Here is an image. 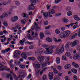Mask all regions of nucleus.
I'll return each instance as SVG.
<instances>
[{"mask_svg":"<svg viewBox=\"0 0 80 80\" xmlns=\"http://www.w3.org/2000/svg\"><path fill=\"white\" fill-rule=\"evenodd\" d=\"M61 29L62 31H65V27H62L61 28Z\"/></svg>","mask_w":80,"mask_h":80,"instance_id":"nucleus-54","label":"nucleus"},{"mask_svg":"<svg viewBox=\"0 0 80 80\" xmlns=\"http://www.w3.org/2000/svg\"><path fill=\"white\" fill-rule=\"evenodd\" d=\"M58 70H61V69H62V66H58Z\"/></svg>","mask_w":80,"mask_h":80,"instance_id":"nucleus-60","label":"nucleus"},{"mask_svg":"<svg viewBox=\"0 0 80 80\" xmlns=\"http://www.w3.org/2000/svg\"><path fill=\"white\" fill-rule=\"evenodd\" d=\"M59 37L60 38H63V37H65L67 38V36L66 34V32H62L59 35Z\"/></svg>","mask_w":80,"mask_h":80,"instance_id":"nucleus-4","label":"nucleus"},{"mask_svg":"<svg viewBox=\"0 0 80 80\" xmlns=\"http://www.w3.org/2000/svg\"><path fill=\"white\" fill-rule=\"evenodd\" d=\"M22 24H25V22H26V20L25 19H23L21 21Z\"/></svg>","mask_w":80,"mask_h":80,"instance_id":"nucleus-41","label":"nucleus"},{"mask_svg":"<svg viewBox=\"0 0 80 80\" xmlns=\"http://www.w3.org/2000/svg\"><path fill=\"white\" fill-rule=\"evenodd\" d=\"M15 4L16 5H20V2L18 1H16L15 2Z\"/></svg>","mask_w":80,"mask_h":80,"instance_id":"nucleus-52","label":"nucleus"},{"mask_svg":"<svg viewBox=\"0 0 80 80\" xmlns=\"http://www.w3.org/2000/svg\"><path fill=\"white\" fill-rule=\"evenodd\" d=\"M51 27H52V26L49 25L48 27H46L45 29H46V30H48V29H49V28H51Z\"/></svg>","mask_w":80,"mask_h":80,"instance_id":"nucleus-45","label":"nucleus"},{"mask_svg":"<svg viewBox=\"0 0 80 80\" xmlns=\"http://www.w3.org/2000/svg\"><path fill=\"white\" fill-rule=\"evenodd\" d=\"M21 52L19 51L16 50L14 52L13 57L14 58H18V56L20 55Z\"/></svg>","mask_w":80,"mask_h":80,"instance_id":"nucleus-1","label":"nucleus"},{"mask_svg":"<svg viewBox=\"0 0 80 80\" xmlns=\"http://www.w3.org/2000/svg\"><path fill=\"white\" fill-rule=\"evenodd\" d=\"M27 37L29 39H30V40H32V38L31 37V36H30V34H28L27 35Z\"/></svg>","mask_w":80,"mask_h":80,"instance_id":"nucleus-39","label":"nucleus"},{"mask_svg":"<svg viewBox=\"0 0 80 80\" xmlns=\"http://www.w3.org/2000/svg\"><path fill=\"white\" fill-rule=\"evenodd\" d=\"M40 38L42 39V38L45 37V35L43 34V33L40 32Z\"/></svg>","mask_w":80,"mask_h":80,"instance_id":"nucleus-20","label":"nucleus"},{"mask_svg":"<svg viewBox=\"0 0 80 80\" xmlns=\"http://www.w3.org/2000/svg\"><path fill=\"white\" fill-rule=\"evenodd\" d=\"M62 15V13L61 12H60L59 13L56 14V16L58 17V16H60V15Z\"/></svg>","mask_w":80,"mask_h":80,"instance_id":"nucleus-56","label":"nucleus"},{"mask_svg":"<svg viewBox=\"0 0 80 80\" xmlns=\"http://www.w3.org/2000/svg\"><path fill=\"white\" fill-rule=\"evenodd\" d=\"M75 68H79V65L78 64H76L75 66H74Z\"/></svg>","mask_w":80,"mask_h":80,"instance_id":"nucleus-57","label":"nucleus"},{"mask_svg":"<svg viewBox=\"0 0 80 80\" xmlns=\"http://www.w3.org/2000/svg\"><path fill=\"white\" fill-rule=\"evenodd\" d=\"M31 5H29L28 7V8L29 10H33L35 9V6H33V4H31Z\"/></svg>","mask_w":80,"mask_h":80,"instance_id":"nucleus-6","label":"nucleus"},{"mask_svg":"<svg viewBox=\"0 0 80 80\" xmlns=\"http://www.w3.org/2000/svg\"><path fill=\"white\" fill-rule=\"evenodd\" d=\"M46 40L49 42H52V38H50L49 37H47L46 38Z\"/></svg>","mask_w":80,"mask_h":80,"instance_id":"nucleus-21","label":"nucleus"},{"mask_svg":"<svg viewBox=\"0 0 80 80\" xmlns=\"http://www.w3.org/2000/svg\"><path fill=\"white\" fill-rule=\"evenodd\" d=\"M3 32L4 33H5L6 34L8 35V33L6 31V30H4L3 31Z\"/></svg>","mask_w":80,"mask_h":80,"instance_id":"nucleus-58","label":"nucleus"},{"mask_svg":"<svg viewBox=\"0 0 80 80\" xmlns=\"http://www.w3.org/2000/svg\"><path fill=\"white\" fill-rule=\"evenodd\" d=\"M11 49H10V48H7L6 49H5L6 53H8V52L10 51V50H11Z\"/></svg>","mask_w":80,"mask_h":80,"instance_id":"nucleus-47","label":"nucleus"},{"mask_svg":"<svg viewBox=\"0 0 80 80\" xmlns=\"http://www.w3.org/2000/svg\"><path fill=\"white\" fill-rule=\"evenodd\" d=\"M37 52H39L40 55H43L45 52V51L42 49L40 48L39 50H37Z\"/></svg>","mask_w":80,"mask_h":80,"instance_id":"nucleus-8","label":"nucleus"},{"mask_svg":"<svg viewBox=\"0 0 80 80\" xmlns=\"http://www.w3.org/2000/svg\"><path fill=\"white\" fill-rule=\"evenodd\" d=\"M49 78V80H52L53 78V73L52 72H50L48 73Z\"/></svg>","mask_w":80,"mask_h":80,"instance_id":"nucleus-9","label":"nucleus"},{"mask_svg":"<svg viewBox=\"0 0 80 80\" xmlns=\"http://www.w3.org/2000/svg\"><path fill=\"white\" fill-rule=\"evenodd\" d=\"M44 18V19H47L48 18V12H46L43 14Z\"/></svg>","mask_w":80,"mask_h":80,"instance_id":"nucleus-14","label":"nucleus"},{"mask_svg":"<svg viewBox=\"0 0 80 80\" xmlns=\"http://www.w3.org/2000/svg\"><path fill=\"white\" fill-rule=\"evenodd\" d=\"M44 24L45 25H47L48 24V22L47 21H45L44 22Z\"/></svg>","mask_w":80,"mask_h":80,"instance_id":"nucleus-44","label":"nucleus"},{"mask_svg":"<svg viewBox=\"0 0 80 80\" xmlns=\"http://www.w3.org/2000/svg\"><path fill=\"white\" fill-rule=\"evenodd\" d=\"M73 23H71L70 24L66 25L65 26L67 27L68 28L70 26V25L71 26V27H73Z\"/></svg>","mask_w":80,"mask_h":80,"instance_id":"nucleus-43","label":"nucleus"},{"mask_svg":"<svg viewBox=\"0 0 80 80\" xmlns=\"http://www.w3.org/2000/svg\"><path fill=\"white\" fill-rule=\"evenodd\" d=\"M49 15L48 17H53V16H52V15H51V13H50V12H49Z\"/></svg>","mask_w":80,"mask_h":80,"instance_id":"nucleus-55","label":"nucleus"},{"mask_svg":"<svg viewBox=\"0 0 80 80\" xmlns=\"http://www.w3.org/2000/svg\"><path fill=\"white\" fill-rule=\"evenodd\" d=\"M2 71H3L4 70V69L5 70H6L7 71H9L10 70V69L7 68L6 66H4L2 65Z\"/></svg>","mask_w":80,"mask_h":80,"instance_id":"nucleus-10","label":"nucleus"},{"mask_svg":"<svg viewBox=\"0 0 80 80\" xmlns=\"http://www.w3.org/2000/svg\"><path fill=\"white\" fill-rule=\"evenodd\" d=\"M72 10V8L71 7L69 6H68L66 8V11H70Z\"/></svg>","mask_w":80,"mask_h":80,"instance_id":"nucleus-30","label":"nucleus"},{"mask_svg":"<svg viewBox=\"0 0 80 80\" xmlns=\"http://www.w3.org/2000/svg\"><path fill=\"white\" fill-rule=\"evenodd\" d=\"M65 80H70L68 79V76H66L65 78Z\"/></svg>","mask_w":80,"mask_h":80,"instance_id":"nucleus-64","label":"nucleus"},{"mask_svg":"<svg viewBox=\"0 0 80 80\" xmlns=\"http://www.w3.org/2000/svg\"><path fill=\"white\" fill-rule=\"evenodd\" d=\"M19 66L20 68H22V69H23V68H25V66L24 65H19Z\"/></svg>","mask_w":80,"mask_h":80,"instance_id":"nucleus-36","label":"nucleus"},{"mask_svg":"<svg viewBox=\"0 0 80 80\" xmlns=\"http://www.w3.org/2000/svg\"><path fill=\"white\" fill-rule=\"evenodd\" d=\"M42 80H48L47 79V76L45 74L42 76Z\"/></svg>","mask_w":80,"mask_h":80,"instance_id":"nucleus-24","label":"nucleus"},{"mask_svg":"<svg viewBox=\"0 0 80 80\" xmlns=\"http://www.w3.org/2000/svg\"><path fill=\"white\" fill-rule=\"evenodd\" d=\"M46 52H45V54H52L53 53V50L52 49L49 48H46Z\"/></svg>","mask_w":80,"mask_h":80,"instance_id":"nucleus-2","label":"nucleus"},{"mask_svg":"<svg viewBox=\"0 0 80 80\" xmlns=\"http://www.w3.org/2000/svg\"><path fill=\"white\" fill-rule=\"evenodd\" d=\"M65 69L70 70L71 69V65L69 64L66 65L65 67Z\"/></svg>","mask_w":80,"mask_h":80,"instance_id":"nucleus-11","label":"nucleus"},{"mask_svg":"<svg viewBox=\"0 0 80 80\" xmlns=\"http://www.w3.org/2000/svg\"><path fill=\"white\" fill-rule=\"evenodd\" d=\"M53 40L56 42H58V40L55 38H53Z\"/></svg>","mask_w":80,"mask_h":80,"instance_id":"nucleus-59","label":"nucleus"},{"mask_svg":"<svg viewBox=\"0 0 80 80\" xmlns=\"http://www.w3.org/2000/svg\"><path fill=\"white\" fill-rule=\"evenodd\" d=\"M34 67L35 68H36V69H38V68H40V65L39 64H37Z\"/></svg>","mask_w":80,"mask_h":80,"instance_id":"nucleus-22","label":"nucleus"},{"mask_svg":"<svg viewBox=\"0 0 80 80\" xmlns=\"http://www.w3.org/2000/svg\"><path fill=\"white\" fill-rule=\"evenodd\" d=\"M65 55L67 57H70L71 54H70V53L69 52H66V53H65Z\"/></svg>","mask_w":80,"mask_h":80,"instance_id":"nucleus-35","label":"nucleus"},{"mask_svg":"<svg viewBox=\"0 0 80 80\" xmlns=\"http://www.w3.org/2000/svg\"><path fill=\"white\" fill-rule=\"evenodd\" d=\"M78 27V25L77 24H76L75 25L73 26V28H74V29H75V28H77Z\"/></svg>","mask_w":80,"mask_h":80,"instance_id":"nucleus-49","label":"nucleus"},{"mask_svg":"<svg viewBox=\"0 0 80 80\" xmlns=\"http://www.w3.org/2000/svg\"><path fill=\"white\" fill-rule=\"evenodd\" d=\"M73 78L74 80H78V78L75 75L73 76Z\"/></svg>","mask_w":80,"mask_h":80,"instance_id":"nucleus-48","label":"nucleus"},{"mask_svg":"<svg viewBox=\"0 0 80 80\" xmlns=\"http://www.w3.org/2000/svg\"><path fill=\"white\" fill-rule=\"evenodd\" d=\"M62 21L63 22H64L65 23H67V22H68V20L65 18L62 19Z\"/></svg>","mask_w":80,"mask_h":80,"instance_id":"nucleus-23","label":"nucleus"},{"mask_svg":"<svg viewBox=\"0 0 80 80\" xmlns=\"http://www.w3.org/2000/svg\"><path fill=\"white\" fill-rule=\"evenodd\" d=\"M28 59V60H31L32 61H34L35 60V58L33 57H29Z\"/></svg>","mask_w":80,"mask_h":80,"instance_id":"nucleus-31","label":"nucleus"},{"mask_svg":"<svg viewBox=\"0 0 80 80\" xmlns=\"http://www.w3.org/2000/svg\"><path fill=\"white\" fill-rule=\"evenodd\" d=\"M31 1L32 3H35L37 2V0H31Z\"/></svg>","mask_w":80,"mask_h":80,"instance_id":"nucleus-51","label":"nucleus"},{"mask_svg":"<svg viewBox=\"0 0 80 80\" xmlns=\"http://www.w3.org/2000/svg\"><path fill=\"white\" fill-rule=\"evenodd\" d=\"M62 0H55V3L56 4H57V3H58L59 2H61Z\"/></svg>","mask_w":80,"mask_h":80,"instance_id":"nucleus-38","label":"nucleus"},{"mask_svg":"<svg viewBox=\"0 0 80 80\" xmlns=\"http://www.w3.org/2000/svg\"><path fill=\"white\" fill-rule=\"evenodd\" d=\"M65 32H66L67 37H68L69 36V35H70V31H67Z\"/></svg>","mask_w":80,"mask_h":80,"instance_id":"nucleus-25","label":"nucleus"},{"mask_svg":"<svg viewBox=\"0 0 80 80\" xmlns=\"http://www.w3.org/2000/svg\"><path fill=\"white\" fill-rule=\"evenodd\" d=\"M64 50H65L64 49V48H63V47H61L59 49V52L61 53H63V52H64Z\"/></svg>","mask_w":80,"mask_h":80,"instance_id":"nucleus-26","label":"nucleus"},{"mask_svg":"<svg viewBox=\"0 0 80 80\" xmlns=\"http://www.w3.org/2000/svg\"><path fill=\"white\" fill-rule=\"evenodd\" d=\"M77 33H75L74 35L72 37V39H73V38H75L76 37H77Z\"/></svg>","mask_w":80,"mask_h":80,"instance_id":"nucleus-40","label":"nucleus"},{"mask_svg":"<svg viewBox=\"0 0 80 80\" xmlns=\"http://www.w3.org/2000/svg\"><path fill=\"white\" fill-rule=\"evenodd\" d=\"M62 59L63 60H66V56H63L62 57Z\"/></svg>","mask_w":80,"mask_h":80,"instance_id":"nucleus-50","label":"nucleus"},{"mask_svg":"<svg viewBox=\"0 0 80 80\" xmlns=\"http://www.w3.org/2000/svg\"><path fill=\"white\" fill-rule=\"evenodd\" d=\"M72 14L73 13L71 11H68L67 12V15L68 16H71V15H72Z\"/></svg>","mask_w":80,"mask_h":80,"instance_id":"nucleus-28","label":"nucleus"},{"mask_svg":"<svg viewBox=\"0 0 80 80\" xmlns=\"http://www.w3.org/2000/svg\"><path fill=\"white\" fill-rule=\"evenodd\" d=\"M3 24L5 27H7L8 26V24L7 22L6 21H3L2 22Z\"/></svg>","mask_w":80,"mask_h":80,"instance_id":"nucleus-27","label":"nucleus"},{"mask_svg":"<svg viewBox=\"0 0 80 80\" xmlns=\"http://www.w3.org/2000/svg\"><path fill=\"white\" fill-rule=\"evenodd\" d=\"M78 43V41H74L73 42H72L70 43L71 46L72 47H74L75 46L77 45V44Z\"/></svg>","mask_w":80,"mask_h":80,"instance_id":"nucleus-5","label":"nucleus"},{"mask_svg":"<svg viewBox=\"0 0 80 80\" xmlns=\"http://www.w3.org/2000/svg\"><path fill=\"white\" fill-rule=\"evenodd\" d=\"M25 38H24L23 39H22V40H20V43L21 45H23V43L25 42Z\"/></svg>","mask_w":80,"mask_h":80,"instance_id":"nucleus-18","label":"nucleus"},{"mask_svg":"<svg viewBox=\"0 0 80 80\" xmlns=\"http://www.w3.org/2000/svg\"><path fill=\"white\" fill-rule=\"evenodd\" d=\"M56 63L58 64H59L60 63V58L57 57L56 59Z\"/></svg>","mask_w":80,"mask_h":80,"instance_id":"nucleus-19","label":"nucleus"},{"mask_svg":"<svg viewBox=\"0 0 80 80\" xmlns=\"http://www.w3.org/2000/svg\"><path fill=\"white\" fill-rule=\"evenodd\" d=\"M18 20V17L17 16H14L12 19V22H15Z\"/></svg>","mask_w":80,"mask_h":80,"instance_id":"nucleus-16","label":"nucleus"},{"mask_svg":"<svg viewBox=\"0 0 80 80\" xmlns=\"http://www.w3.org/2000/svg\"><path fill=\"white\" fill-rule=\"evenodd\" d=\"M54 72L55 73H58V71L57 70V69L56 68H53V69Z\"/></svg>","mask_w":80,"mask_h":80,"instance_id":"nucleus-37","label":"nucleus"},{"mask_svg":"<svg viewBox=\"0 0 80 80\" xmlns=\"http://www.w3.org/2000/svg\"><path fill=\"white\" fill-rule=\"evenodd\" d=\"M73 59L75 60H80V54H75L74 56Z\"/></svg>","mask_w":80,"mask_h":80,"instance_id":"nucleus-7","label":"nucleus"},{"mask_svg":"<svg viewBox=\"0 0 80 80\" xmlns=\"http://www.w3.org/2000/svg\"><path fill=\"white\" fill-rule=\"evenodd\" d=\"M8 16V14L7 13H3L2 15L1 16L0 18H3L5 17H7Z\"/></svg>","mask_w":80,"mask_h":80,"instance_id":"nucleus-12","label":"nucleus"},{"mask_svg":"<svg viewBox=\"0 0 80 80\" xmlns=\"http://www.w3.org/2000/svg\"><path fill=\"white\" fill-rule=\"evenodd\" d=\"M49 12H50L51 14H54L55 12V10H54V9H51V11Z\"/></svg>","mask_w":80,"mask_h":80,"instance_id":"nucleus-33","label":"nucleus"},{"mask_svg":"<svg viewBox=\"0 0 80 80\" xmlns=\"http://www.w3.org/2000/svg\"><path fill=\"white\" fill-rule=\"evenodd\" d=\"M45 34L47 35H51V33L50 32H47V31L45 32Z\"/></svg>","mask_w":80,"mask_h":80,"instance_id":"nucleus-46","label":"nucleus"},{"mask_svg":"<svg viewBox=\"0 0 80 80\" xmlns=\"http://www.w3.org/2000/svg\"><path fill=\"white\" fill-rule=\"evenodd\" d=\"M37 59L40 62H43L45 59V58L42 56L39 55L38 56Z\"/></svg>","mask_w":80,"mask_h":80,"instance_id":"nucleus-3","label":"nucleus"},{"mask_svg":"<svg viewBox=\"0 0 80 80\" xmlns=\"http://www.w3.org/2000/svg\"><path fill=\"white\" fill-rule=\"evenodd\" d=\"M70 45V42H67L65 46V47L66 49H68V48H69Z\"/></svg>","mask_w":80,"mask_h":80,"instance_id":"nucleus-17","label":"nucleus"},{"mask_svg":"<svg viewBox=\"0 0 80 80\" xmlns=\"http://www.w3.org/2000/svg\"><path fill=\"white\" fill-rule=\"evenodd\" d=\"M13 77L15 78L16 80H18V78H19V77H17L16 75V74H13Z\"/></svg>","mask_w":80,"mask_h":80,"instance_id":"nucleus-32","label":"nucleus"},{"mask_svg":"<svg viewBox=\"0 0 80 80\" xmlns=\"http://www.w3.org/2000/svg\"><path fill=\"white\" fill-rule=\"evenodd\" d=\"M26 43H27V44H30V45H31V44H32V43H33V42H29L28 41H27L26 42Z\"/></svg>","mask_w":80,"mask_h":80,"instance_id":"nucleus-61","label":"nucleus"},{"mask_svg":"<svg viewBox=\"0 0 80 80\" xmlns=\"http://www.w3.org/2000/svg\"><path fill=\"white\" fill-rule=\"evenodd\" d=\"M74 20H76V21H80V17H79L77 15H75L74 16Z\"/></svg>","mask_w":80,"mask_h":80,"instance_id":"nucleus-13","label":"nucleus"},{"mask_svg":"<svg viewBox=\"0 0 80 80\" xmlns=\"http://www.w3.org/2000/svg\"><path fill=\"white\" fill-rule=\"evenodd\" d=\"M71 71L72 72L74 73H77V71L75 69H72L71 70Z\"/></svg>","mask_w":80,"mask_h":80,"instance_id":"nucleus-29","label":"nucleus"},{"mask_svg":"<svg viewBox=\"0 0 80 80\" xmlns=\"http://www.w3.org/2000/svg\"><path fill=\"white\" fill-rule=\"evenodd\" d=\"M55 32L57 34H60V31L58 29H56L55 30Z\"/></svg>","mask_w":80,"mask_h":80,"instance_id":"nucleus-42","label":"nucleus"},{"mask_svg":"<svg viewBox=\"0 0 80 80\" xmlns=\"http://www.w3.org/2000/svg\"><path fill=\"white\" fill-rule=\"evenodd\" d=\"M21 56L23 58L26 59L27 58V57L26 56V53L25 52H23L21 55Z\"/></svg>","mask_w":80,"mask_h":80,"instance_id":"nucleus-15","label":"nucleus"},{"mask_svg":"<svg viewBox=\"0 0 80 80\" xmlns=\"http://www.w3.org/2000/svg\"><path fill=\"white\" fill-rule=\"evenodd\" d=\"M10 65L11 68H14V67H13V65L12 64H10Z\"/></svg>","mask_w":80,"mask_h":80,"instance_id":"nucleus-63","label":"nucleus"},{"mask_svg":"<svg viewBox=\"0 0 80 80\" xmlns=\"http://www.w3.org/2000/svg\"><path fill=\"white\" fill-rule=\"evenodd\" d=\"M51 47L52 49H53V48H56V46L54 45V46H51Z\"/></svg>","mask_w":80,"mask_h":80,"instance_id":"nucleus-62","label":"nucleus"},{"mask_svg":"<svg viewBox=\"0 0 80 80\" xmlns=\"http://www.w3.org/2000/svg\"><path fill=\"white\" fill-rule=\"evenodd\" d=\"M11 75H12L11 74H7V76H6V78H9Z\"/></svg>","mask_w":80,"mask_h":80,"instance_id":"nucleus-34","label":"nucleus"},{"mask_svg":"<svg viewBox=\"0 0 80 80\" xmlns=\"http://www.w3.org/2000/svg\"><path fill=\"white\" fill-rule=\"evenodd\" d=\"M34 47V45H32L30 46L29 47V49H33V48Z\"/></svg>","mask_w":80,"mask_h":80,"instance_id":"nucleus-53","label":"nucleus"}]
</instances>
